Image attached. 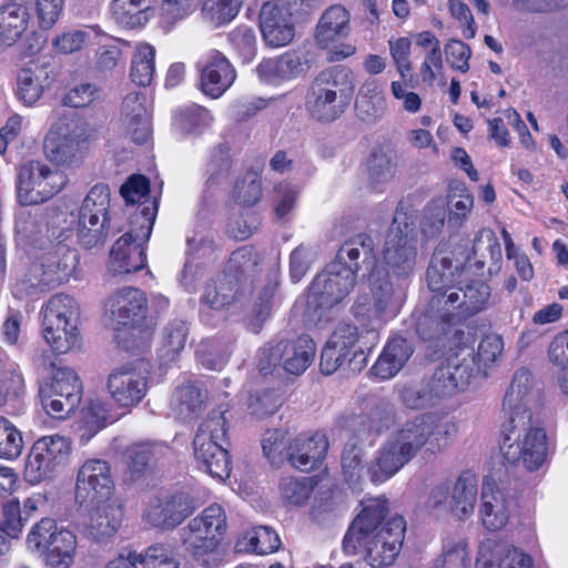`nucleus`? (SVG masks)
Here are the masks:
<instances>
[{"instance_id": "f3484780", "label": "nucleus", "mask_w": 568, "mask_h": 568, "mask_svg": "<svg viewBox=\"0 0 568 568\" xmlns=\"http://www.w3.org/2000/svg\"><path fill=\"white\" fill-rule=\"evenodd\" d=\"M71 454V442L61 435L42 436L37 439L26 459L24 478L30 484H39L64 465Z\"/></svg>"}, {"instance_id": "338daca9", "label": "nucleus", "mask_w": 568, "mask_h": 568, "mask_svg": "<svg viewBox=\"0 0 568 568\" xmlns=\"http://www.w3.org/2000/svg\"><path fill=\"white\" fill-rule=\"evenodd\" d=\"M63 530L53 519L42 518L31 527L26 538V545L31 551L43 550L51 544L53 537Z\"/></svg>"}, {"instance_id": "c9c22d12", "label": "nucleus", "mask_w": 568, "mask_h": 568, "mask_svg": "<svg viewBox=\"0 0 568 568\" xmlns=\"http://www.w3.org/2000/svg\"><path fill=\"white\" fill-rule=\"evenodd\" d=\"M416 333L422 339H435L446 334L456 316H463L458 311L442 306L440 311L432 310L430 302L424 312L416 311Z\"/></svg>"}, {"instance_id": "2eb2a0df", "label": "nucleus", "mask_w": 568, "mask_h": 568, "mask_svg": "<svg viewBox=\"0 0 568 568\" xmlns=\"http://www.w3.org/2000/svg\"><path fill=\"white\" fill-rule=\"evenodd\" d=\"M110 190L99 183L91 187L80 209L77 234L84 247L102 243L109 234Z\"/></svg>"}, {"instance_id": "052dcab7", "label": "nucleus", "mask_w": 568, "mask_h": 568, "mask_svg": "<svg viewBox=\"0 0 568 568\" xmlns=\"http://www.w3.org/2000/svg\"><path fill=\"white\" fill-rule=\"evenodd\" d=\"M102 95L103 90L98 83L84 80L70 87L63 102L71 108H85L101 101Z\"/></svg>"}, {"instance_id": "39448f33", "label": "nucleus", "mask_w": 568, "mask_h": 568, "mask_svg": "<svg viewBox=\"0 0 568 568\" xmlns=\"http://www.w3.org/2000/svg\"><path fill=\"white\" fill-rule=\"evenodd\" d=\"M463 270L453 266L452 260L437 253L427 268L426 280L434 293L430 308L440 311L442 306L458 311L462 315H471L485 307L489 297V287L481 281L465 286L460 280Z\"/></svg>"}, {"instance_id": "79ce46f5", "label": "nucleus", "mask_w": 568, "mask_h": 568, "mask_svg": "<svg viewBox=\"0 0 568 568\" xmlns=\"http://www.w3.org/2000/svg\"><path fill=\"white\" fill-rule=\"evenodd\" d=\"M42 325L49 324L52 329L53 325H70L79 322L80 307L77 301L67 294H55L42 306Z\"/></svg>"}, {"instance_id": "e2e57ef3", "label": "nucleus", "mask_w": 568, "mask_h": 568, "mask_svg": "<svg viewBox=\"0 0 568 568\" xmlns=\"http://www.w3.org/2000/svg\"><path fill=\"white\" fill-rule=\"evenodd\" d=\"M473 205V195L464 185L450 190L448 194V223L455 227L462 226L470 214Z\"/></svg>"}, {"instance_id": "4be33fe9", "label": "nucleus", "mask_w": 568, "mask_h": 568, "mask_svg": "<svg viewBox=\"0 0 568 568\" xmlns=\"http://www.w3.org/2000/svg\"><path fill=\"white\" fill-rule=\"evenodd\" d=\"M114 488L111 466L106 460L90 458L80 466L75 498L81 505L105 501L113 497Z\"/></svg>"}, {"instance_id": "4468645a", "label": "nucleus", "mask_w": 568, "mask_h": 568, "mask_svg": "<svg viewBox=\"0 0 568 568\" xmlns=\"http://www.w3.org/2000/svg\"><path fill=\"white\" fill-rule=\"evenodd\" d=\"M39 396L43 409L54 418L69 416L79 406L82 385L70 367H58L49 382L41 384Z\"/></svg>"}, {"instance_id": "f8f14e48", "label": "nucleus", "mask_w": 568, "mask_h": 568, "mask_svg": "<svg viewBox=\"0 0 568 568\" xmlns=\"http://www.w3.org/2000/svg\"><path fill=\"white\" fill-rule=\"evenodd\" d=\"M315 351V344L308 335L272 341L258 349L257 367L263 375L280 366L288 374L301 375L312 364Z\"/></svg>"}, {"instance_id": "0eeeda50", "label": "nucleus", "mask_w": 568, "mask_h": 568, "mask_svg": "<svg viewBox=\"0 0 568 568\" xmlns=\"http://www.w3.org/2000/svg\"><path fill=\"white\" fill-rule=\"evenodd\" d=\"M227 408L213 409L201 422L193 440L199 467L212 478L225 480L231 474L227 444Z\"/></svg>"}, {"instance_id": "5701e85b", "label": "nucleus", "mask_w": 568, "mask_h": 568, "mask_svg": "<svg viewBox=\"0 0 568 568\" xmlns=\"http://www.w3.org/2000/svg\"><path fill=\"white\" fill-rule=\"evenodd\" d=\"M214 251L213 233L204 224L195 225L186 235V261L180 274L179 282L192 291L203 275V260Z\"/></svg>"}, {"instance_id": "aec40b11", "label": "nucleus", "mask_w": 568, "mask_h": 568, "mask_svg": "<svg viewBox=\"0 0 568 568\" xmlns=\"http://www.w3.org/2000/svg\"><path fill=\"white\" fill-rule=\"evenodd\" d=\"M196 504L185 491L166 493L150 499L143 510L142 521L162 530H173L196 509Z\"/></svg>"}, {"instance_id": "b1692460", "label": "nucleus", "mask_w": 568, "mask_h": 568, "mask_svg": "<svg viewBox=\"0 0 568 568\" xmlns=\"http://www.w3.org/2000/svg\"><path fill=\"white\" fill-rule=\"evenodd\" d=\"M479 368L475 358L468 355L462 361L452 359L438 367L433 377L427 381L437 400L464 392L478 375Z\"/></svg>"}, {"instance_id": "3c124183", "label": "nucleus", "mask_w": 568, "mask_h": 568, "mask_svg": "<svg viewBox=\"0 0 568 568\" xmlns=\"http://www.w3.org/2000/svg\"><path fill=\"white\" fill-rule=\"evenodd\" d=\"M396 389L400 403L408 409H425L438 402L427 381L398 384Z\"/></svg>"}, {"instance_id": "a18cd8bd", "label": "nucleus", "mask_w": 568, "mask_h": 568, "mask_svg": "<svg viewBox=\"0 0 568 568\" xmlns=\"http://www.w3.org/2000/svg\"><path fill=\"white\" fill-rule=\"evenodd\" d=\"M232 163L229 146L221 144L211 151L205 166L206 191H214L227 183L232 172Z\"/></svg>"}, {"instance_id": "8fccbe9b", "label": "nucleus", "mask_w": 568, "mask_h": 568, "mask_svg": "<svg viewBox=\"0 0 568 568\" xmlns=\"http://www.w3.org/2000/svg\"><path fill=\"white\" fill-rule=\"evenodd\" d=\"M432 568H471L467 540L462 537L445 539L442 554L434 560Z\"/></svg>"}, {"instance_id": "72a5a7b5", "label": "nucleus", "mask_w": 568, "mask_h": 568, "mask_svg": "<svg viewBox=\"0 0 568 568\" xmlns=\"http://www.w3.org/2000/svg\"><path fill=\"white\" fill-rule=\"evenodd\" d=\"M91 506L88 529L95 539L113 536L120 528L124 510L122 503L116 498H110L102 503L85 504Z\"/></svg>"}, {"instance_id": "c03bdc74", "label": "nucleus", "mask_w": 568, "mask_h": 568, "mask_svg": "<svg viewBox=\"0 0 568 568\" xmlns=\"http://www.w3.org/2000/svg\"><path fill=\"white\" fill-rule=\"evenodd\" d=\"M155 0H112L111 13L125 28L143 26L151 17Z\"/></svg>"}, {"instance_id": "2f4dec72", "label": "nucleus", "mask_w": 568, "mask_h": 568, "mask_svg": "<svg viewBox=\"0 0 568 568\" xmlns=\"http://www.w3.org/2000/svg\"><path fill=\"white\" fill-rule=\"evenodd\" d=\"M244 293L227 275H221L207 283L200 301L201 317L209 322L212 312L222 311L233 304L240 303Z\"/></svg>"}, {"instance_id": "a878e982", "label": "nucleus", "mask_w": 568, "mask_h": 568, "mask_svg": "<svg viewBox=\"0 0 568 568\" xmlns=\"http://www.w3.org/2000/svg\"><path fill=\"white\" fill-rule=\"evenodd\" d=\"M120 121L124 134L134 143L143 144L151 139V113L144 93L130 92L124 97Z\"/></svg>"}, {"instance_id": "1a4fd4ad", "label": "nucleus", "mask_w": 568, "mask_h": 568, "mask_svg": "<svg viewBox=\"0 0 568 568\" xmlns=\"http://www.w3.org/2000/svg\"><path fill=\"white\" fill-rule=\"evenodd\" d=\"M92 126L75 115L59 116L44 140L47 159L59 166H72L81 162L83 145L92 138Z\"/></svg>"}, {"instance_id": "f257e3e1", "label": "nucleus", "mask_w": 568, "mask_h": 568, "mask_svg": "<svg viewBox=\"0 0 568 568\" xmlns=\"http://www.w3.org/2000/svg\"><path fill=\"white\" fill-rule=\"evenodd\" d=\"M538 398L531 373L517 369L503 402L508 420L503 427L500 452L507 463L529 471L540 469L554 452L545 428L534 418Z\"/></svg>"}, {"instance_id": "e433bc0d", "label": "nucleus", "mask_w": 568, "mask_h": 568, "mask_svg": "<svg viewBox=\"0 0 568 568\" xmlns=\"http://www.w3.org/2000/svg\"><path fill=\"white\" fill-rule=\"evenodd\" d=\"M29 12L26 4L8 3L0 8V50L12 45L28 27Z\"/></svg>"}, {"instance_id": "bb28decb", "label": "nucleus", "mask_w": 568, "mask_h": 568, "mask_svg": "<svg viewBox=\"0 0 568 568\" xmlns=\"http://www.w3.org/2000/svg\"><path fill=\"white\" fill-rule=\"evenodd\" d=\"M514 499L494 480L485 479L481 487L479 515L483 526L490 531L503 529L509 521Z\"/></svg>"}, {"instance_id": "0e129e2a", "label": "nucleus", "mask_w": 568, "mask_h": 568, "mask_svg": "<svg viewBox=\"0 0 568 568\" xmlns=\"http://www.w3.org/2000/svg\"><path fill=\"white\" fill-rule=\"evenodd\" d=\"M367 170L371 182L378 186L393 179L396 171L394 154L378 150L372 153L367 162Z\"/></svg>"}, {"instance_id": "680f3d73", "label": "nucleus", "mask_w": 568, "mask_h": 568, "mask_svg": "<svg viewBox=\"0 0 568 568\" xmlns=\"http://www.w3.org/2000/svg\"><path fill=\"white\" fill-rule=\"evenodd\" d=\"M23 388V378L16 363L0 348V406L8 395H18Z\"/></svg>"}, {"instance_id": "9b49d317", "label": "nucleus", "mask_w": 568, "mask_h": 568, "mask_svg": "<svg viewBox=\"0 0 568 568\" xmlns=\"http://www.w3.org/2000/svg\"><path fill=\"white\" fill-rule=\"evenodd\" d=\"M78 265L75 251L60 247L34 260L23 278L18 283L19 291L26 294L54 288L72 276Z\"/></svg>"}, {"instance_id": "a19ab883", "label": "nucleus", "mask_w": 568, "mask_h": 568, "mask_svg": "<svg viewBox=\"0 0 568 568\" xmlns=\"http://www.w3.org/2000/svg\"><path fill=\"white\" fill-rule=\"evenodd\" d=\"M361 258L367 266L375 265L374 242L369 235L363 233L348 239L338 250L334 261L352 266L356 275Z\"/></svg>"}, {"instance_id": "ea45409f", "label": "nucleus", "mask_w": 568, "mask_h": 568, "mask_svg": "<svg viewBox=\"0 0 568 568\" xmlns=\"http://www.w3.org/2000/svg\"><path fill=\"white\" fill-rule=\"evenodd\" d=\"M205 394L193 383L179 385L171 397L170 406L176 418L194 419L203 408Z\"/></svg>"}, {"instance_id": "7c9ffc66", "label": "nucleus", "mask_w": 568, "mask_h": 568, "mask_svg": "<svg viewBox=\"0 0 568 568\" xmlns=\"http://www.w3.org/2000/svg\"><path fill=\"white\" fill-rule=\"evenodd\" d=\"M327 449L328 440L324 434L301 435L288 445L287 459L301 471H311L322 465Z\"/></svg>"}, {"instance_id": "13d9d810", "label": "nucleus", "mask_w": 568, "mask_h": 568, "mask_svg": "<svg viewBox=\"0 0 568 568\" xmlns=\"http://www.w3.org/2000/svg\"><path fill=\"white\" fill-rule=\"evenodd\" d=\"M276 290V282L270 281L256 292L254 304L252 307V315L247 320V327L258 333L262 324L268 318L273 308V298Z\"/></svg>"}, {"instance_id": "6ab92c4d", "label": "nucleus", "mask_w": 568, "mask_h": 568, "mask_svg": "<svg viewBox=\"0 0 568 568\" xmlns=\"http://www.w3.org/2000/svg\"><path fill=\"white\" fill-rule=\"evenodd\" d=\"M145 310L144 292L135 287H124L105 302V323L116 332L126 329L130 337H135L141 333L136 325L144 318Z\"/></svg>"}, {"instance_id": "a211bd4d", "label": "nucleus", "mask_w": 568, "mask_h": 568, "mask_svg": "<svg viewBox=\"0 0 568 568\" xmlns=\"http://www.w3.org/2000/svg\"><path fill=\"white\" fill-rule=\"evenodd\" d=\"M149 365L143 361L114 368L106 379V390L114 404L126 409L139 405L149 389Z\"/></svg>"}, {"instance_id": "37998d69", "label": "nucleus", "mask_w": 568, "mask_h": 568, "mask_svg": "<svg viewBox=\"0 0 568 568\" xmlns=\"http://www.w3.org/2000/svg\"><path fill=\"white\" fill-rule=\"evenodd\" d=\"M187 334L189 327L183 320H173L164 326L161 345L158 349L159 359L163 365H169L176 361L185 346Z\"/></svg>"}, {"instance_id": "774afa93", "label": "nucleus", "mask_w": 568, "mask_h": 568, "mask_svg": "<svg viewBox=\"0 0 568 568\" xmlns=\"http://www.w3.org/2000/svg\"><path fill=\"white\" fill-rule=\"evenodd\" d=\"M418 73L422 82L426 87L446 85V78L444 74V59L442 51L425 52L424 59L418 68Z\"/></svg>"}, {"instance_id": "c85d7f7f", "label": "nucleus", "mask_w": 568, "mask_h": 568, "mask_svg": "<svg viewBox=\"0 0 568 568\" xmlns=\"http://www.w3.org/2000/svg\"><path fill=\"white\" fill-rule=\"evenodd\" d=\"M54 80V72L50 64L44 62H30L21 68L17 74L14 93L17 99L26 106H33L50 88Z\"/></svg>"}, {"instance_id": "603ef678", "label": "nucleus", "mask_w": 568, "mask_h": 568, "mask_svg": "<svg viewBox=\"0 0 568 568\" xmlns=\"http://www.w3.org/2000/svg\"><path fill=\"white\" fill-rule=\"evenodd\" d=\"M114 422L108 404L101 399H92L83 413V425L80 428V442L85 445L108 424Z\"/></svg>"}, {"instance_id": "393cba45", "label": "nucleus", "mask_w": 568, "mask_h": 568, "mask_svg": "<svg viewBox=\"0 0 568 568\" xmlns=\"http://www.w3.org/2000/svg\"><path fill=\"white\" fill-rule=\"evenodd\" d=\"M358 338L359 334L355 325L349 323L338 324L322 351L320 363L322 373L331 375L346 361L351 365L357 355L363 356V351L359 353L353 351Z\"/></svg>"}, {"instance_id": "49530a36", "label": "nucleus", "mask_w": 568, "mask_h": 568, "mask_svg": "<svg viewBox=\"0 0 568 568\" xmlns=\"http://www.w3.org/2000/svg\"><path fill=\"white\" fill-rule=\"evenodd\" d=\"M155 48L150 43L139 42L135 44L130 69L131 80L135 84L140 87L151 84L155 74Z\"/></svg>"}, {"instance_id": "20e7f679", "label": "nucleus", "mask_w": 568, "mask_h": 568, "mask_svg": "<svg viewBox=\"0 0 568 568\" xmlns=\"http://www.w3.org/2000/svg\"><path fill=\"white\" fill-rule=\"evenodd\" d=\"M387 500L382 497L363 503L361 514L348 528L343 549L347 555H355L358 548L365 549V560L373 568L393 565L402 549L406 523L402 516L385 520Z\"/></svg>"}, {"instance_id": "473e14b6", "label": "nucleus", "mask_w": 568, "mask_h": 568, "mask_svg": "<svg viewBox=\"0 0 568 568\" xmlns=\"http://www.w3.org/2000/svg\"><path fill=\"white\" fill-rule=\"evenodd\" d=\"M351 33V14L341 4L328 7L316 24L315 41L323 49L347 38Z\"/></svg>"}, {"instance_id": "5fc2aeb1", "label": "nucleus", "mask_w": 568, "mask_h": 568, "mask_svg": "<svg viewBox=\"0 0 568 568\" xmlns=\"http://www.w3.org/2000/svg\"><path fill=\"white\" fill-rule=\"evenodd\" d=\"M244 1L245 0H205L201 9L202 18L213 28L222 27L235 19Z\"/></svg>"}, {"instance_id": "423d86ee", "label": "nucleus", "mask_w": 568, "mask_h": 568, "mask_svg": "<svg viewBox=\"0 0 568 568\" xmlns=\"http://www.w3.org/2000/svg\"><path fill=\"white\" fill-rule=\"evenodd\" d=\"M355 88L353 72L335 65L323 70L310 85L305 108L318 122H333L346 110Z\"/></svg>"}, {"instance_id": "412c9836", "label": "nucleus", "mask_w": 568, "mask_h": 568, "mask_svg": "<svg viewBox=\"0 0 568 568\" xmlns=\"http://www.w3.org/2000/svg\"><path fill=\"white\" fill-rule=\"evenodd\" d=\"M197 89L211 99L221 98L235 82L236 70L224 53L209 50L196 61Z\"/></svg>"}, {"instance_id": "dca6fc26", "label": "nucleus", "mask_w": 568, "mask_h": 568, "mask_svg": "<svg viewBox=\"0 0 568 568\" xmlns=\"http://www.w3.org/2000/svg\"><path fill=\"white\" fill-rule=\"evenodd\" d=\"M67 184V176L60 170H53L40 161H30L21 165L18 173V197L22 205L43 202Z\"/></svg>"}, {"instance_id": "f704fd0d", "label": "nucleus", "mask_w": 568, "mask_h": 568, "mask_svg": "<svg viewBox=\"0 0 568 568\" xmlns=\"http://www.w3.org/2000/svg\"><path fill=\"white\" fill-rule=\"evenodd\" d=\"M262 270L261 254L252 246H242L231 254L224 275H227V278L244 292L242 281H250L254 286L255 277Z\"/></svg>"}, {"instance_id": "6e6552de", "label": "nucleus", "mask_w": 568, "mask_h": 568, "mask_svg": "<svg viewBox=\"0 0 568 568\" xmlns=\"http://www.w3.org/2000/svg\"><path fill=\"white\" fill-rule=\"evenodd\" d=\"M226 514L221 505L213 504L192 518L182 529V542L193 557L204 565L221 560L220 545L226 532Z\"/></svg>"}, {"instance_id": "cd10ccee", "label": "nucleus", "mask_w": 568, "mask_h": 568, "mask_svg": "<svg viewBox=\"0 0 568 568\" xmlns=\"http://www.w3.org/2000/svg\"><path fill=\"white\" fill-rule=\"evenodd\" d=\"M475 568H532V559L517 547L484 539L477 549Z\"/></svg>"}, {"instance_id": "de8ad7c7", "label": "nucleus", "mask_w": 568, "mask_h": 568, "mask_svg": "<svg viewBox=\"0 0 568 568\" xmlns=\"http://www.w3.org/2000/svg\"><path fill=\"white\" fill-rule=\"evenodd\" d=\"M150 183L143 175L130 176L121 186V195L126 202V205L139 204L134 213H131V224H140L142 222V210L149 203H154L158 207L155 200L149 199Z\"/></svg>"}, {"instance_id": "4d7b16f0", "label": "nucleus", "mask_w": 568, "mask_h": 568, "mask_svg": "<svg viewBox=\"0 0 568 568\" xmlns=\"http://www.w3.org/2000/svg\"><path fill=\"white\" fill-rule=\"evenodd\" d=\"M132 559L140 568H180L169 545L155 544L142 552H132Z\"/></svg>"}, {"instance_id": "7ed1b4c3", "label": "nucleus", "mask_w": 568, "mask_h": 568, "mask_svg": "<svg viewBox=\"0 0 568 568\" xmlns=\"http://www.w3.org/2000/svg\"><path fill=\"white\" fill-rule=\"evenodd\" d=\"M456 433L454 423L434 414H422L398 425L378 452L369 468L374 483H383L394 476L418 452L430 454L444 450Z\"/></svg>"}, {"instance_id": "58836bf2", "label": "nucleus", "mask_w": 568, "mask_h": 568, "mask_svg": "<svg viewBox=\"0 0 568 568\" xmlns=\"http://www.w3.org/2000/svg\"><path fill=\"white\" fill-rule=\"evenodd\" d=\"M478 495V480L470 473L462 474L452 490L450 510L458 519L473 515Z\"/></svg>"}, {"instance_id": "ddd939ff", "label": "nucleus", "mask_w": 568, "mask_h": 568, "mask_svg": "<svg viewBox=\"0 0 568 568\" xmlns=\"http://www.w3.org/2000/svg\"><path fill=\"white\" fill-rule=\"evenodd\" d=\"M354 268L339 262H331L313 280L308 295L307 307L315 313L328 310L342 303L355 286Z\"/></svg>"}, {"instance_id": "c756f323", "label": "nucleus", "mask_w": 568, "mask_h": 568, "mask_svg": "<svg viewBox=\"0 0 568 568\" xmlns=\"http://www.w3.org/2000/svg\"><path fill=\"white\" fill-rule=\"evenodd\" d=\"M260 28L267 45L280 48L288 44L294 36V21L285 13L280 3L265 2L260 12Z\"/></svg>"}, {"instance_id": "9d476101", "label": "nucleus", "mask_w": 568, "mask_h": 568, "mask_svg": "<svg viewBox=\"0 0 568 568\" xmlns=\"http://www.w3.org/2000/svg\"><path fill=\"white\" fill-rule=\"evenodd\" d=\"M156 216V206L149 203L142 210V222L131 224L113 245L110 254V268L116 274L139 271L145 265L144 245L149 241Z\"/></svg>"}, {"instance_id": "09e8293b", "label": "nucleus", "mask_w": 568, "mask_h": 568, "mask_svg": "<svg viewBox=\"0 0 568 568\" xmlns=\"http://www.w3.org/2000/svg\"><path fill=\"white\" fill-rule=\"evenodd\" d=\"M281 546L278 535L267 526H258L247 530L237 541L240 551H248L257 555H267L276 551Z\"/></svg>"}, {"instance_id": "6e6d98bb", "label": "nucleus", "mask_w": 568, "mask_h": 568, "mask_svg": "<svg viewBox=\"0 0 568 568\" xmlns=\"http://www.w3.org/2000/svg\"><path fill=\"white\" fill-rule=\"evenodd\" d=\"M213 116L201 105H190L174 116V125L182 133L195 134L211 126Z\"/></svg>"}, {"instance_id": "864d4df0", "label": "nucleus", "mask_w": 568, "mask_h": 568, "mask_svg": "<svg viewBox=\"0 0 568 568\" xmlns=\"http://www.w3.org/2000/svg\"><path fill=\"white\" fill-rule=\"evenodd\" d=\"M42 335L47 344L60 354H65L77 347L81 341L79 322L70 325H53L52 329L49 324L42 325Z\"/></svg>"}, {"instance_id": "f03ea898", "label": "nucleus", "mask_w": 568, "mask_h": 568, "mask_svg": "<svg viewBox=\"0 0 568 568\" xmlns=\"http://www.w3.org/2000/svg\"><path fill=\"white\" fill-rule=\"evenodd\" d=\"M417 260V240L413 221L403 212L396 211L387 232L383 248V270L374 265L368 275L374 311L383 321L395 317L405 301L406 280L413 274Z\"/></svg>"}, {"instance_id": "4c0bfd02", "label": "nucleus", "mask_w": 568, "mask_h": 568, "mask_svg": "<svg viewBox=\"0 0 568 568\" xmlns=\"http://www.w3.org/2000/svg\"><path fill=\"white\" fill-rule=\"evenodd\" d=\"M386 110V99L375 80L363 83L355 100L356 116L368 124L379 121Z\"/></svg>"}, {"instance_id": "69168bd1", "label": "nucleus", "mask_w": 568, "mask_h": 568, "mask_svg": "<svg viewBox=\"0 0 568 568\" xmlns=\"http://www.w3.org/2000/svg\"><path fill=\"white\" fill-rule=\"evenodd\" d=\"M23 438L16 425L0 417V458L16 459L22 453Z\"/></svg>"}, {"instance_id": "bf43d9fd", "label": "nucleus", "mask_w": 568, "mask_h": 568, "mask_svg": "<svg viewBox=\"0 0 568 568\" xmlns=\"http://www.w3.org/2000/svg\"><path fill=\"white\" fill-rule=\"evenodd\" d=\"M27 521L23 519L21 504L18 498L6 500L1 507L0 531L9 540L19 539Z\"/></svg>"}]
</instances>
